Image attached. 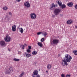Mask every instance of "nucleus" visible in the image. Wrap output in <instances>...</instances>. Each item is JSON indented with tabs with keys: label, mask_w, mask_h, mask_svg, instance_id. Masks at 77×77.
<instances>
[{
	"label": "nucleus",
	"mask_w": 77,
	"mask_h": 77,
	"mask_svg": "<svg viewBox=\"0 0 77 77\" xmlns=\"http://www.w3.org/2000/svg\"><path fill=\"white\" fill-rule=\"evenodd\" d=\"M66 60L67 62H69L71 61V60L72 58L71 56L68 55V54H66L65 56Z\"/></svg>",
	"instance_id": "obj_1"
},
{
	"label": "nucleus",
	"mask_w": 77,
	"mask_h": 77,
	"mask_svg": "<svg viewBox=\"0 0 77 77\" xmlns=\"http://www.w3.org/2000/svg\"><path fill=\"white\" fill-rule=\"evenodd\" d=\"M4 39L5 41L7 42H10L11 40V38L10 36H9V35H8L4 38Z\"/></svg>",
	"instance_id": "obj_2"
},
{
	"label": "nucleus",
	"mask_w": 77,
	"mask_h": 77,
	"mask_svg": "<svg viewBox=\"0 0 77 77\" xmlns=\"http://www.w3.org/2000/svg\"><path fill=\"white\" fill-rule=\"evenodd\" d=\"M60 41L59 40L56 39H54L52 41V43L54 45H57V44L59 43Z\"/></svg>",
	"instance_id": "obj_3"
},
{
	"label": "nucleus",
	"mask_w": 77,
	"mask_h": 77,
	"mask_svg": "<svg viewBox=\"0 0 77 77\" xmlns=\"http://www.w3.org/2000/svg\"><path fill=\"white\" fill-rule=\"evenodd\" d=\"M30 17H31V19H35L36 18L37 16L35 13H31V14H30Z\"/></svg>",
	"instance_id": "obj_4"
},
{
	"label": "nucleus",
	"mask_w": 77,
	"mask_h": 77,
	"mask_svg": "<svg viewBox=\"0 0 77 77\" xmlns=\"http://www.w3.org/2000/svg\"><path fill=\"white\" fill-rule=\"evenodd\" d=\"M60 11L61 10L59 9H55L54 10V14L56 15H57Z\"/></svg>",
	"instance_id": "obj_5"
},
{
	"label": "nucleus",
	"mask_w": 77,
	"mask_h": 77,
	"mask_svg": "<svg viewBox=\"0 0 77 77\" xmlns=\"http://www.w3.org/2000/svg\"><path fill=\"white\" fill-rule=\"evenodd\" d=\"M24 5L25 7L29 8L30 6V4L29 3V2L28 1L24 3Z\"/></svg>",
	"instance_id": "obj_6"
},
{
	"label": "nucleus",
	"mask_w": 77,
	"mask_h": 77,
	"mask_svg": "<svg viewBox=\"0 0 77 77\" xmlns=\"http://www.w3.org/2000/svg\"><path fill=\"white\" fill-rule=\"evenodd\" d=\"M55 6V5L54 3H52L51 5L50 6V8H49V9L50 11L53 10L54 9Z\"/></svg>",
	"instance_id": "obj_7"
},
{
	"label": "nucleus",
	"mask_w": 77,
	"mask_h": 77,
	"mask_svg": "<svg viewBox=\"0 0 77 77\" xmlns=\"http://www.w3.org/2000/svg\"><path fill=\"white\" fill-rule=\"evenodd\" d=\"M62 62H64V63L63 62H62L61 63V64L63 66H65V65H66V66H67L68 65L67 63V62L66 61L65 59H64V60H62Z\"/></svg>",
	"instance_id": "obj_8"
},
{
	"label": "nucleus",
	"mask_w": 77,
	"mask_h": 77,
	"mask_svg": "<svg viewBox=\"0 0 77 77\" xmlns=\"http://www.w3.org/2000/svg\"><path fill=\"white\" fill-rule=\"evenodd\" d=\"M67 5L69 7H71L73 6V3L72 2H69L67 3Z\"/></svg>",
	"instance_id": "obj_9"
},
{
	"label": "nucleus",
	"mask_w": 77,
	"mask_h": 77,
	"mask_svg": "<svg viewBox=\"0 0 77 77\" xmlns=\"http://www.w3.org/2000/svg\"><path fill=\"white\" fill-rule=\"evenodd\" d=\"M38 75V71L37 70H35L33 72V75L36 76Z\"/></svg>",
	"instance_id": "obj_10"
},
{
	"label": "nucleus",
	"mask_w": 77,
	"mask_h": 77,
	"mask_svg": "<svg viewBox=\"0 0 77 77\" xmlns=\"http://www.w3.org/2000/svg\"><path fill=\"white\" fill-rule=\"evenodd\" d=\"M56 2L60 7H61V5H62V3L60 0H57L56 1Z\"/></svg>",
	"instance_id": "obj_11"
},
{
	"label": "nucleus",
	"mask_w": 77,
	"mask_h": 77,
	"mask_svg": "<svg viewBox=\"0 0 77 77\" xmlns=\"http://www.w3.org/2000/svg\"><path fill=\"white\" fill-rule=\"evenodd\" d=\"M13 70L11 68H10L8 69V70L7 71V73L8 74H9L11 73Z\"/></svg>",
	"instance_id": "obj_12"
},
{
	"label": "nucleus",
	"mask_w": 77,
	"mask_h": 77,
	"mask_svg": "<svg viewBox=\"0 0 77 77\" xmlns=\"http://www.w3.org/2000/svg\"><path fill=\"white\" fill-rule=\"evenodd\" d=\"M0 45L1 46H4L5 45V42L3 41H0Z\"/></svg>",
	"instance_id": "obj_13"
},
{
	"label": "nucleus",
	"mask_w": 77,
	"mask_h": 77,
	"mask_svg": "<svg viewBox=\"0 0 77 77\" xmlns=\"http://www.w3.org/2000/svg\"><path fill=\"white\" fill-rule=\"evenodd\" d=\"M12 30L13 32H15L16 30V25H13L12 26Z\"/></svg>",
	"instance_id": "obj_14"
},
{
	"label": "nucleus",
	"mask_w": 77,
	"mask_h": 77,
	"mask_svg": "<svg viewBox=\"0 0 77 77\" xmlns=\"http://www.w3.org/2000/svg\"><path fill=\"white\" fill-rule=\"evenodd\" d=\"M73 23V21L72 20H68L67 21L66 23L68 24H71Z\"/></svg>",
	"instance_id": "obj_15"
},
{
	"label": "nucleus",
	"mask_w": 77,
	"mask_h": 77,
	"mask_svg": "<svg viewBox=\"0 0 77 77\" xmlns=\"http://www.w3.org/2000/svg\"><path fill=\"white\" fill-rule=\"evenodd\" d=\"M25 56L27 58H29L31 57V55L29 54H27L26 52H25Z\"/></svg>",
	"instance_id": "obj_16"
},
{
	"label": "nucleus",
	"mask_w": 77,
	"mask_h": 77,
	"mask_svg": "<svg viewBox=\"0 0 77 77\" xmlns=\"http://www.w3.org/2000/svg\"><path fill=\"white\" fill-rule=\"evenodd\" d=\"M52 67V65L51 64H49L47 65V69H51Z\"/></svg>",
	"instance_id": "obj_17"
},
{
	"label": "nucleus",
	"mask_w": 77,
	"mask_h": 77,
	"mask_svg": "<svg viewBox=\"0 0 77 77\" xmlns=\"http://www.w3.org/2000/svg\"><path fill=\"white\" fill-rule=\"evenodd\" d=\"M24 74V72H22L21 73H20V75L19 76V77H22Z\"/></svg>",
	"instance_id": "obj_18"
},
{
	"label": "nucleus",
	"mask_w": 77,
	"mask_h": 77,
	"mask_svg": "<svg viewBox=\"0 0 77 77\" xmlns=\"http://www.w3.org/2000/svg\"><path fill=\"white\" fill-rule=\"evenodd\" d=\"M37 44H38V45L41 47H42L43 46V44L41 42H38Z\"/></svg>",
	"instance_id": "obj_19"
},
{
	"label": "nucleus",
	"mask_w": 77,
	"mask_h": 77,
	"mask_svg": "<svg viewBox=\"0 0 77 77\" xmlns=\"http://www.w3.org/2000/svg\"><path fill=\"white\" fill-rule=\"evenodd\" d=\"M19 30L21 33H23V29L22 28H19Z\"/></svg>",
	"instance_id": "obj_20"
},
{
	"label": "nucleus",
	"mask_w": 77,
	"mask_h": 77,
	"mask_svg": "<svg viewBox=\"0 0 77 77\" xmlns=\"http://www.w3.org/2000/svg\"><path fill=\"white\" fill-rule=\"evenodd\" d=\"M61 7L62 9H64L66 8V5L65 4H63L62 5H61Z\"/></svg>",
	"instance_id": "obj_21"
},
{
	"label": "nucleus",
	"mask_w": 77,
	"mask_h": 77,
	"mask_svg": "<svg viewBox=\"0 0 77 77\" xmlns=\"http://www.w3.org/2000/svg\"><path fill=\"white\" fill-rule=\"evenodd\" d=\"M37 52L36 51H34L33 52H32V54H33V55H36L37 54Z\"/></svg>",
	"instance_id": "obj_22"
},
{
	"label": "nucleus",
	"mask_w": 77,
	"mask_h": 77,
	"mask_svg": "<svg viewBox=\"0 0 77 77\" xmlns=\"http://www.w3.org/2000/svg\"><path fill=\"white\" fill-rule=\"evenodd\" d=\"M47 35V33L46 32H43V36L45 37V38L46 35Z\"/></svg>",
	"instance_id": "obj_23"
},
{
	"label": "nucleus",
	"mask_w": 77,
	"mask_h": 77,
	"mask_svg": "<svg viewBox=\"0 0 77 77\" xmlns=\"http://www.w3.org/2000/svg\"><path fill=\"white\" fill-rule=\"evenodd\" d=\"M73 53L75 55H77V50H75L73 51Z\"/></svg>",
	"instance_id": "obj_24"
},
{
	"label": "nucleus",
	"mask_w": 77,
	"mask_h": 77,
	"mask_svg": "<svg viewBox=\"0 0 77 77\" xmlns=\"http://www.w3.org/2000/svg\"><path fill=\"white\" fill-rule=\"evenodd\" d=\"M13 60L15 61L18 62L20 61V60L19 59H17L16 58H14V59Z\"/></svg>",
	"instance_id": "obj_25"
},
{
	"label": "nucleus",
	"mask_w": 77,
	"mask_h": 77,
	"mask_svg": "<svg viewBox=\"0 0 77 77\" xmlns=\"http://www.w3.org/2000/svg\"><path fill=\"white\" fill-rule=\"evenodd\" d=\"M8 9V8L7 7H5L3 8V10H6Z\"/></svg>",
	"instance_id": "obj_26"
},
{
	"label": "nucleus",
	"mask_w": 77,
	"mask_h": 77,
	"mask_svg": "<svg viewBox=\"0 0 77 77\" xmlns=\"http://www.w3.org/2000/svg\"><path fill=\"white\" fill-rule=\"evenodd\" d=\"M61 76L62 77H66L65 74H62L61 75Z\"/></svg>",
	"instance_id": "obj_27"
},
{
	"label": "nucleus",
	"mask_w": 77,
	"mask_h": 77,
	"mask_svg": "<svg viewBox=\"0 0 77 77\" xmlns=\"http://www.w3.org/2000/svg\"><path fill=\"white\" fill-rule=\"evenodd\" d=\"M26 51H27L28 53H30L31 52V51L29 49L27 50Z\"/></svg>",
	"instance_id": "obj_28"
},
{
	"label": "nucleus",
	"mask_w": 77,
	"mask_h": 77,
	"mask_svg": "<svg viewBox=\"0 0 77 77\" xmlns=\"http://www.w3.org/2000/svg\"><path fill=\"white\" fill-rule=\"evenodd\" d=\"M74 7H75V9L77 10V5H75L74 6Z\"/></svg>",
	"instance_id": "obj_29"
},
{
	"label": "nucleus",
	"mask_w": 77,
	"mask_h": 77,
	"mask_svg": "<svg viewBox=\"0 0 77 77\" xmlns=\"http://www.w3.org/2000/svg\"><path fill=\"white\" fill-rule=\"evenodd\" d=\"M42 33V32H38L37 33V35H39Z\"/></svg>",
	"instance_id": "obj_30"
},
{
	"label": "nucleus",
	"mask_w": 77,
	"mask_h": 77,
	"mask_svg": "<svg viewBox=\"0 0 77 77\" xmlns=\"http://www.w3.org/2000/svg\"><path fill=\"white\" fill-rule=\"evenodd\" d=\"M44 41V38H42V39H41V42H43Z\"/></svg>",
	"instance_id": "obj_31"
},
{
	"label": "nucleus",
	"mask_w": 77,
	"mask_h": 77,
	"mask_svg": "<svg viewBox=\"0 0 77 77\" xmlns=\"http://www.w3.org/2000/svg\"><path fill=\"white\" fill-rule=\"evenodd\" d=\"M21 47H22V49H24V45H22L21 46Z\"/></svg>",
	"instance_id": "obj_32"
},
{
	"label": "nucleus",
	"mask_w": 77,
	"mask_h": 77,
	"mask_svg": "<svg viewBox=\"0 0 77 77\" xmlns=\"http://www.w3.org/2000/svg\"><path fill=\"white\" fill-rule=\"evenodd\" d=\"M32 48V47L31 46H28V49H31Z\"/></svg>",
	"instance_id": "obj_33"
},
{
	"label": "nucleus",
	"mask_w": 77,
	"mask_h": 77,
	"mask_svg": "<svg viewBox=\"0 0 77 77\" xmlns=\"http://www.w3.org/2000/svg\"><path fill=\"white\" fill-rule=\"evenodd\" d=\"M37 64V62H35L34 63V65L36 66Z\"/></svg>",
	"instance_id": "obj_34"
},
{
	"label": "nucleus",
	"mask_w": 77,
	"mask_h": 77,
	"mask_svg": "<svg viewBox=\"0 0 77 77\" xmlns=\"http://www.w3.org/2000/svg\"><path fill=\"white\" fill-rule=\"evenodd\" d=\"M66 77H70V75H67L66 76Z\"/></svg>",
	"instance_id": "obj_35"
},
{
	"label": "nucleus",
	"mask_w": 77,
	"mask_h": 77,
	"mask_svg": "<svg viewBox=\"0 0 77 77\" xmlns=\"http://www.w3.org/2000/svg\"><path fill=\"white\" fill-rule=\"evenodd\" d=\"M16 0L17 2H19L21 1V0Z\"/></svg>",
	"instance_id": "obj_36"
},
{
	"label": "nucleus",
	"mask_w": 77,
	"mask_h": 77,
	"mask_svg": "<svg viewBox=\"0 0 77 77\" xmlns=\"http://www.w3.org/2000/svg\"><path fill=\"white\" fill-rule=\"evenodd\" d=\"M36 77H40V75L38 74L37 75H36Z\"/></svg>",
	"instance_id": "obj_37"
},
{
	"label": "nucleus",
	"mask_w": 77,
	"mask_h": 77,
	"mask_svg": "<svg viewBox=\"0 0 77 77\" xmlns=\"http://www.w3.org/2000/svg\"><path fill=\"white\" fill-rule=\"evenodd\" d=\"M12 13H11V12H9V15H11Z\"/></svg>",
	"instance_id": "obj_38"
},
{
	"label": "nucleus",
	"mask_w": 77,
	"mask_h": 77,
	"mask_svg": "<svg viewBox=\"0 0 77 77\" xmlns=\"http://www.w3.org/2000/svg\"><path fill=\"white\" fill-rule=\"evenodd\" d=\"M46 72L48 73V70H46Z\"/></svg>",
	"instance_id": "obj_39"
},
{
	"label": "nucleus",
	"mask_w": 77,
	"mask_h": 77,
	"mask_svg": "<svg viewBox=\"0 0 77 77\" xmlns=\"http://www.w3.org/2000/svg\"><path fill=\"white\" fill-rule=\"evenodd\" d=\"M75 28H77V26H76V25H75Z\"/></svg>",
	"instance_id": "obj_40"
},
{
	"label": "nucleus",
	"mask_w": 77,
	"mask_h": 77,
	"mask_svg": "<svg viewBox=\"0 0 77 77\" xmlns=\"http://www.w3.org/2000/svg\"><path fill=\"white\" fill-rule=\"evenodd\" d=\"M24 45H25V46H26L27 45L26 44H24Z\"/></svg>",
	"instance_id": "obj_41"
},
{
	"label": "nucleus",
	"mask_w": 77,
	"mask_h": 77,
	"mask_svg": "<svg viewBox=\"0 0 77 77\" xmlns=\"http://www.w3.org/2000/svg\"><path fill=\"white\" fill-rule=\"evenodd\" d=\"M33 77H36V76L34 75H33Z\"/></svg>",
	"instance_id": "obj_42"
},
{
	"label": "nucleus",
	"mask_w": 77,
	"mask_h": 77,
	"mask_svg": "<svg viewBox=\"0 0 77 77\" xmlns=\"http://www.w3.org/2000/svg\"><path fill=\"white\" fill-rule=\"evenodd\" d=\"M57 5H56V6L57 7Z\"/></svg>",
	"instance_id": "obj_43"
},
{
	"label": "nucleus",
	"mask_w": 77,
	"mask_h": 77,
	"mask_svg": "<svg viewBox=\"0 0 77 77\" xmlns=\"http://www.w3.org/2000/svg\"><path fill=\"white\" fill-rule=\"evenodd\" d=\"M8 49L9 51H10V50L9 49Z\"/></svg>",
	"instance_id": "obj_44"
}]
</instances>
